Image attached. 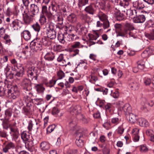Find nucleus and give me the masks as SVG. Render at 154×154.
<instances>
[{
	"instance_id": "obj_52",
	"label": "nucleus",
	"mask_w": 154,
	"mask_h": 154,
	"mask_svg": "<svg viewBox=\"0 0 154 154\" xmlns=\"http://www.w3.org/2000/svg\"><path fill=\"white\" fill-rule=\"evenodd\" d=\"M55 128L54 125H51L49 126L47 129V131L48 133H50L52 132Z\"/></svg>"
},
{
	"instance_id": "obj_36",
	"label": "nucleus",
	"mask_w": 154,
	"mask_h": 154,
	"mask_svg": "<svg viewBox=\"0 0 154 154\" xmlns=\"http://www.w3.org/2000/svg\"><path fill=\"white\" fill-rule=\"evenodd\" d=\"M54 57V54L51 52L47 53L44 57L45 60L48 61L52 60Z\"/></svg>"
},
{
	"instance_id": "obj_17",
	"label": "nucleus",
	"mask_w": 154,
	"mask_h": 154,
	"mask_svg": "<svg viewBox=\"0 0 154 154\" xmlns=\"http://www.w3.org/2000/svg\"><path fill=\"white\" fill-rule=\"evenodd\" d=\"M154 47L151 46L147 48L141 54L142 57H145L149 54H153Z\"/></svg>"
},
{
	"instance_id": "obj_19",
	"label": "nucleus",
	"mask_w": 154,
	"mask_h": 154,
	"mask_svg": "<svg viewBox=\"0 0 154 154\" xmlns=\"http://www.w3.org/2000/svg\"><path fill=\"white\" fill-rule=\"evenodd\" d=\"M41 44L45 46H49L51 45V42L48 37H44L40 39Z\"/></svg>"
},
{
	"instance_id": "obj_1",
	"label": "nucleus",
	"mask_w": 154,
	"mask_h": 154,
	"mask_svg": "<svg viewBox=\"0 0 154 154\" xmlns=\"http://www.w3.org/2000/svg\"><path fill=\"white\" fill-rule=\"evenodd\" d=\"M75 35L73 34H69L67 33L58 34V39L59 42L63 44H66L74 39Z\"/></svg>"
},
{
	"instance_id": "obj_42",
	"label": "nucleus",
	"mask_w": 154,
	"mask_h": 154,
	"mask_svg": "<svg viewBox=\"0 0 154 154\" xmlns=\"http://www.w3.org/2000/svg\"><path fill=\"white\" fill-rule=\"evenodd\" d=\"M32 27L35 31L38 32L40 29V26L38 23H36L32 26Z\"/></svg>"
},
{
	"instance_id": "obj_29",
	"label": "nucleus",
	"mask_w": 154,
	"mask_h": 154,
	"mask_svg": "<svg viewBox=\"0 0 154 154\" xmlns=\"http://www.w3.org/2000/svg\"><path fill=\"white\" fill-rule=\"evenodd\" d=\"M81 108L79 106H74L71 108L72 112L74 113L75 114H80L81 112Z\"/></svg>"
},
{
	"instance_id": "obj_58",
	"label": "nucleus",
	"mask_w": 154,
	"mask_h": 154,
	"mask_svg": "<svg viewBox=\"0 0 154 154\" xmlns=\"http://www.w3.org/2000/svg\"><path fill=\"white\" fill-rule=\"evenodd\" d=\"M122 26L120 24H116L115 25V27L116 28V32L117 33V30H120L122 29Z\"/></svg>"
},
{
	"instance_id": "obj_21",
	"label": "nucleus",
	"mask_w": 154,
	"mask_h": 154,
	"mask_svg": "<svg viewBox=\"0 0 154 154\" xmlns=\"http://www.w3.org/2000/svg\"><path fill=\"white\" fill-rule=\"evenodd\" d=\"M35 88L38 93L43 94L45 89L42 84H36L35 86Z\"/></svg>"
},
{
	"instance_id": "obj_31",
	"label": "nucleus",
	"mask_w": 154,
	"mask_h": 154,
	"mask_svg": "<svg viewBox=\"0 0 154 154\" xmlns=\"http://www.w3.org/2000/svg\"><path fill=\"white\" fill-rule=\"evenodd\" d=\"M97 16L100 20L102 22L108 20L106 15L102 12H100L98 13Z\"/></svg>"
},
{
	"instance_id": "obj_25",
	"label": "nucleus",
	"mask_w": 154,
	"mask_h": 154,
	"mask_svg": "<svg viewBox=\"0 0 154 154\" xmlns=\"http://www.w3.org/2000/svg\"><path fill=\"white\" fill-rule=\"evenodd\" d=\"M129 114V115L127 116L128 121L131 123H135L136 121V115L131 113Z\"/></svg>"
},
{
	"instance_id": "obj_55",
	"label": "nucleus",
	"mask_w": 154,
	"mask_h": 154,
	"mask_svg": "<svg viewBox=\"0 0 154 154\" xmlns=\"http://www.w3.org/2000/svg\"><path fill=\"white\" fill-rule=\"evenodd\" d=\"M111 121L112 123L116 125L117 124L120 122L119 119L117 118H114L112 119Z\"/></svg>"
},
{
	"instance_id": "obj_2",
	"label": "nucleus",
	"mask_w": 154,
	"mask_h": 154,
	"mask_svg": "<svg viewBox=\"0 0 154 154\" xmlns=\"http://www.w3.org/2000/svg\"><path fill=\"white\" fill-rule=\"evenodd\" d=\"M30 47L31 49L35 51L40 50L42 49V44L40 39H35L32 41L30 44Z\"/></svg>"
},
{
	"instance_id": "obj_56",
	"label": "nucleus",
	"mask_w": 154,
	"mask_h": 154,
	"mask_svg": "<svg viewBox=\"0 0 154 154\" xmlns=\"http://www.w3.org/2000/svg\"><path fill=\"white\" fill-rule=\"evenodd\" d=\"M140 150L141 152H146L147 151L148 148L146 146L142 145L140 146Z\"/></svg>"
},
{
	"instance_id": "obj_59",
	"label": "nucleus",
	"mask_w": 154,
	"mask_h": 154,
	"mask_svg": "<svg viewBox=\"0 0 154 154\" xmlns=\"http://www.w3.org/2000/svg\"><path fill=\"white\" fill-rule=\"evenodd\" d=\"M69 126L71 128H74L76 126V122L74 121H72L71 122L69 123ZM75 129L73 128V130H74Z\"/></svg>"
},
{
	"instance_id": "obj_33",
	"label": "nucleus",
	"mask_w": 154,
	"mask_h": 154,
	"mask_svg": "<svg viewBox=\"0 0 154 154\" xmlns=\"http://www.w3.org/2000/svg\"><path fill=\"white\" fill-rule=\"evenodd\" d=\"M124 28L129 32L131 30H134V28L132 24L131 23L126 22L125 24Z\"/></svg>"
},
{
	"instance_id": "obj_18",
	"label": "nucleus",
	"mask_w": 154,
	"mask_h": 154,
	"mask_svg": "<svg viewBox=\"0 0 154 154\" xmlns=\"http://www.w3.org/2000/svg\"><path fill=\"white\" fill-rule=\"evenodd\" d=\"M30 83V81L27 79H24L22 80L21 85L23 88L26 90H27V88L29 86Z\"/></svg>"
},
{
	"instance_id": "obj_24",
	"label": "nucleus",
	"mask_w": 154,
	"mask_h": 154,
	"mask_svg": "<svg viewBox=\"0 0 154 154\" xmlns=\"http://www.w3.org/2000/svg\"><path fill=\"white\" fill-rule=\"evenodd\" d=\"M42 12L43 15H45L48 18L52 17V14L47 10V7L46 6H42Z\"/></svg>"
},
{
	"instance_id": "obj_61",
	"label": "nucleus",
	"mask_w": 154,
	"mask_h": 154,
	"mask_svg": "<svg viewBox=\"0 0 154 154\" xmlns=\"http://www.w3.org/2000/svg\"><path fill=\"white\" fill-rule=\"evenodd\" d=\"M59 111L57 108L54 107L52 109V113L53 115H56L59 113Z\"/></svg>"
},
{
	"instance_id": "obj_49",
	"label": "nucleus",
	"mask_w": 154,
	"mask_h": 154,
	"mask_svg": "<svg viewBox=\"0 0 154 154\" xmlns=\"http://www.w3.org/2000/svg\"><path fill=\"white\" fill-rule=\"evenodd\" d=\"M136 32L134 30H131L128 32V34L129 37H133L134 38H136Z\"/></svg>"
},
{
	"instance_id": "obj_30",
	"label": "nucleus",
	"mask_w": 154,
	"mask_h": 154,
	"mask_svg": "<svg viewBox=\"0 0 154 154\" xmlns=\"http://www.w3.org/2000/svg\"><path fill=\"white\" fill-rule=\"evenodd\" d=\"M21 137L23 141H29L30 135L26 132L23 131L21 133Z\"/></svg>"
},
{
	"instance_id": "obj_22",
	"label": "nucleus",
	"mask_w": 154,
	"mask_h": 154,
	"mask_svg": "<svg viewBox=\"0 0 154 154\" xmlns=\"http://www.w3.org/2000/svg\"><path fill=\"white\" fill-rule=\"evenodd\" d=\"M25 146L29 151L33 152L35 151V146L32 141H28L25 143Z\"/></svg>"
},
{
	"instance_id": "obj_63",
	"label": "nucleus",
	"mask_w": 154,
	"mask_h": 154,
	"mask_svg": "<svg viewBox=\"0 0 154 154\" xmlns=\"http://www.w3.org/2000/svg\"><path fill=\"white\" fill-rule=\"evenodd\" d=\"M81 117L80 119L84 123H87L88 122L87 119L82 115H80Z\"/></svg>"
},
{
	"instance_id": "obj_7",
	"label": "nucleus",
	"mask_w": 154,
	"mask_h": 154,
	"mask_svg": "<svg viewBox=\"0 0 154 154\" xmlns=\"http://www.w3.org/2000/svg\"><path fill=\"white\" fill-rule=\"evenodd\" d=\"M16 123L15 122L13 123V125L10 127V134L11 136L14 138H17L19 135V133L18 129L16 126Z\"/></svg>"
},
{
	"instance_id": "obj_20",
	"label": "nucleus",
	"mask_w": 154,
	"mask_h": 154,
	"mask_svg": "<svg viewBox=\"0 0 154 154\" xmlns=\"http://www.w3.org/2000/svg\"><path fill=\"white\" fill-rule=\"evenodd\" d=\"M41 149L43 151H46L49 149L50 147V144L45 141L42 142L40 145Z\"/></svg>"
},
{
	"instance_id": "obj_23",
	"label": "nucleus",
	"mask_w": 154,
	"mask_h": 154,
	"mask_svg": "<svg viewBox=\"0 0 154 154\" xmlns=\"http://www.w3.org/2000/svg\"><path fill=\"white\" fill-rule=\"evenodd\" d=\"M117 30V37L118 36H121L124 37L127 36V35L128 34V32L127 29L124 28L123 29H121L120 30Z\"/></svg>"
},
{
	"instance_id": "obj_43",
	"label": "nucleus",
	"mask_w": 154,
	"mask_h": 154,
	"mask_svg": "<svg viewBox=\"0 0 154 154\" xmlns=\"http://www.w3.org/2000/svg\"><path fill=\"white\" fill-rule=\"evenodd\" d=\"M12 110L11 109H7L5 111V114L6 116V118L9 119L11 116Z\"/></svg>"
},
{
	"instance_id": "obj_11",
	"label": "nucleus",
	"mask_w": 154,
	"mask_h": 154,
	"mask_svg": "<svg viewBox=\"0 0 154 154\" xmlns=\"http://www.w3.org/2000/svg\"><path fill=\"white\" fill-rule=\"evenodd\" d=\"M131 109V106L129 104H125L122 107H120L118 108L119 111H123L126 114L130 113Z\"/></svg>"
},
{
	"instance_id": "obj_60",
	"label": "nucleus",
	"mask_w": 154,
	"mask_h": 154,
	"mask_svg": "<svg viewBox=\"0 0 154 154\" xmlns=\"http://www.w3.org/2000/svg\"><path fill=\"white\" fill-rule=\"evenodd\" d=\"M81 19L87 21L89 17L85 14H82L80 15Z\"/></svg>"
},
{
	"instance_id": "obj_32",
	"label": "nucleus",
	"mask_w": 154,
	"mask_h": 154,
	"mask_svg": "<svg viewBox=\"0 0 154 154\" xmlns=\"http://www.w3.org/2000/svg\"><path fill=\"white\" fill-rule=\"evenodd\" d=\"M68 20L70 22L74 23L77 20L76 16L73 14H72L69 15L67 17Z\"/></svg>"
},
{
	"instance_id": "obj_5",
	"label": "nucleus",
	"mask_w": 154,
	"mask_h": 154,
	"mask_svg": "<svg viewBox=\"0 0 154 154\" xmlns=\"http://www.w3.org/2000/svg\"><path fill=\"white\" fill-rule=\"evenodd\" d=\"M27 75L28 77L32 78H34L35 80H37L38 76V71L34 67H32L28 68Z\"/></svg>"
},
{
	"instance_id": "obj_51",
	"label": "nucleus",
	"mask_w": 154,
	"mask_h": 154,
	"mask_svg": "<svg viewBox=\"0 0 154 154\" xmlns=\"http://www.w3.org/2000/svg\"><path fill=\"white\" fill-rule=\"evenodd\" d=\"M103 25L104 29L108 28L109 26V24L108 20L103 21Z\"/></svg>"
},
{
	"instance_id": "obj_53",
	"label": "nucleus",
	"mask_w": 154,
	"mask_h": 154,
	"mask_svg": "<svg viewBox=\"0 0 154 154\" xmlns=\"http://www.w3.org/2000/svg\"><path fill=\"white\" fill-rule=\"evenodd\" d=\"M58 80V79H57V80H54L53 79H52V80H51L49 82V86L50 87H53Z\"/></svg>"
},
{
	"instance_id": "obj_64",
	"label": "nucleus",
	"mask_w": 154,
	"mask_h": 154,
	"mask_svg": "<svg viewBox=\"0 0 154 154\" xmlns=\"http://www.w3.org/2000/svg\"><path fill=\"white\" fill-rule=\"evenodd\" d=\"M145 35L150 40L154 39V36L152 34H150L148 33H147L145 34Z\"/></svg>"
},
{
	"instance_id": "obj_14",
	"label": "nucleus",
	"mask_w": 154,
	"mask_h": 154,
	"mask_svg": "<svg viewBox=\"0 0 154 154\" xmlns=\"http://www.w3.org/2000/svg\"><path fill=\"white\" fill-rule=\"evenodd\" d=\"M126 14L128 17L134 19V18L135 17V16L139 14H138L135 9L134 10L129 9L127 10Z\"/></svg>"
},
{
	"instance_id": "obj_54",
	"label": "nucleus",
	"mask_w": 154,
	"mask_h": 154,
	"mask_svg": "<svg viewBox=\"0 0 154 154\" xmlns=\"http://www.w3.org/2000/svg\"><path fill=\"white\" fill-rule=\"evenodd\" d=\"M103 126L106 129H108L111 126V125L109 122L107 121L103 124Z\"/></svg>"
},
{
	"instance_id": "obj_35",
	"label": "nucleus",
	"mask_w": 154,
	"mask_h": 154,
	"mask_svg": "<svg viewBox=\"0 0 154 154\" xmlns=\"http://www.w3.org/2000/svg\"><path fill=\"white\" fill-rule=\"evenodd\" d=\"M139 123L140 126L142 127H147L149 125V122L143 118H141L139 120Z\"/></svg>"
},
{
	"instance_id": "obj_9",
	"label": "nucleus",
	"mask_w": 154,
	"mask_h": 154,
	"mask_svg": "<svg viewBox=\"0 0 154 154\" xmlns=\"http://www.w3.org/2000/svg\"><path fill=\"white\" fill-rule=\"evenodd\" d=\"M19 95V91L17 90L16 88H14V90L13 91L11 90H9L8 91V97L10 98L15 99L18 97Z\"/></svg>"
},
{
	"instance_id": "obj_45",
	"label": "nucleus",
	"mask_w": 154,
	"mask_h": 154,
	"mask_svg": "<svg viewBox=\"0 0 154 154\" xmlns=\"http://www.w3.org/2000/svg\"><path fill=\"white\" fill-rule=\"evenodd\" d=\"M24 74V68L23 67H21L20 71L17 72L16 75L18 77H21Z\"/></svg>"
},
{
	"instance_id": "obj_27",
	"label": "nucleus",
	"mask_w": 154,
	"mask_h": 154,
	"mask_svg": "<svg viewBox=\"0 0 154 154\" xmlns=\"http://www.w3.org/2000/svg\"><path fill=\"white\" fill-rule=\"evenodd\" d=\"M23 36L24 39L26 41L30 39L31 35L30 32L28 30H25L23 32Z\"/></svg>"
},
{
	"instance_id": "obj_57",
	"label": "nucleus",
	"mask_w": 154,
	"mask_h": 154,
	"mask_svg": "<svg viewBox=\"0 0 154 154\" xmlns=\"http://www.w3.org/2000/svg\"><path fill=\"white\" fill-rule=\"evenodd\" d=\"M112 107V105L110 103H107L105 105V107L106 111H110L111 110V108Z\"/></svg>"
},
{
	"instance_id": "obj_62",
	"label": "nucleus",
	"mask_w": 154,
	"mask_h": 154,
	"mask_svg": "<svg viewBox=\"0 0 154 154\" xmlns=\"http://www.w3.org/2000/svg\"><path fill=\"white\" fill-rule=\"evenodd\" d=\"M33 123L32 122V121H30L28 124V129L29 131H32V127H33Z\"/></svg>"
},
{
	"instance_id": "obj_48",
	"label": "nucleus",
	"mask_w": 154,
	"mask_h": 154,
	"mask_svg": "<svg viewBox=\"0 0 154 154\" xmlns=\"http://www.w3.org/2000/svg\"><path fill=\"white\" fill-rule=\"evenodd\" d=\"M81 45V44L79 42H76L71 46V48L75 49L79 48Z\"/></svg>"
},
{
	"instance_id": "obj_44",
	"label": "nucleus",
	"mask_w": 154,
	"mask_h": 154,
	"mask_svg": "<svg viewBox=\"0 0 154 154\" xmlns=\"http://www.w3.org/2000/svg\"><path fill=\"white\" fill-rule=\"evenodd\" d=\"M8 60V57L7 56H4L2 59L1 62V66L2 67H4V65H5V63H7L6 62Z\"/></svg>"
},
{
	"instance_id": "obj_50",
	"label": "nucleus",
	"mask_w": 154,
	"mask_h": 154,
	"mask_svg": "<svg viewBox=\"0 0 154 154\" xmlns=\"http://www.w3.org/2000/svg\"><path fill=\"white\" fill-rule=\"evenodd\" d=\"M57 75L58 77H59V79H61L65 76L64 73L61 70L59 71L57 73Z\"/></svg>"
},
{
	"instance_id": "obj_38",
	"label": "nucleus",
	"mask_w": 154,
	"mask_h": 154,
	"mask_svg": "<svg viewBox=\"0 0 154 154\" xmlns=\"http://www.w3.org/2000/svg\"><path fill=\"white\" fill-rule=\"evenodd\" d=\"M129 86L130 88H132V90H135L138 89L139 85L137 82H132L130 83Z\"/></svg>"
},
{
	"instance_id": "obj_12",
	"label": "nucleus",
	"mask_w": 154,
	"mask_h": 154,
	"mask_svg": "<svg viewBox=\"0 0 154 154\" xmlns=\"http://www.w3.org/2000/svg\"><path fill=\"white\" fill-rule=\"evenodd\" d=\"M15 145L12 142H8L6 145L5 146L3 149V151L5 152H9L10 149H15Z\"/></svg>"
},
{
	"instance_id": "obj_15",
	"label": "nucleus",
	"mask_w": 154,
	"mask_h": 154,
	"mask_svg": "<svg viewBox=\"0 0 154 154\" xmlns=\"http://www.w3.org/2000/svg\"><path fill=\"white\" fill-rule=\"evenodd\" d=\"M23 20L24 24L28 25L32 21L33 19L31 17V15L30 16L27 14L26 13L23 14Z\"/></svg>"
},
{
	"instance_id": "obj_34",
	"label": "nucleus",
	"mask_w": 154,
	"mask_h": 154,
	"mask_svg": "<svg viewBox=\"0 0 154 154\" xmlns=\"http://www.w3.org/2000/svg\"><path fill=\"white\" fill-rule=\"evenodd\" d=\"M77 135L79 138L81 137V136H82L81 133H80V132L79 133V134H78ZM75 143L78 146L80 147H82L83 145L84 144L82 140V139H80V138H79V139H76L75 141Z\"/></svg>"
},
{
	"instance_id": "obj_39",
	"label": "nucleus",
	"mask_w": 154,
	"mask_h": 154,
	"mask_svg": "<svg viewBox=\"0 0 154 154\" xmlns=\"http://www.w3.org/2000/svg\"><path fill=\"white\" fill-rule=\"evenodd\" d=\"M137 67L141 70H143L145 68V62L143 60L139 61L137 62Z\"/></svg>"
},
{
	"instance_id": "obj_26",
	"label": "nucleus",
	"mask_w": 154,
	"mask_h": 154,
	"mask_svg": "<svg viewBox=\"0 0 154 154\" xmlns=\"http://www.w3.org/2000/svg\"><path fill=\"white\" fill-rule=\"evenodd\" d=\"M11 27L14 30H17L20 27V22L17 20H14L11 24Z\"/></svg>"
},
{
	"instance_id": "obj_8",
	"label": "nucleus",
	"mask_w": 154,
	"mask_h": 154,
	"mask_svg": "<svg viewBox=\"0 0 154 154\" xmlns=\"http://www.w3.org/2000/svg\"><path fill=\"white\" fill-rule=\"evenodd\" d=\"M54 19L57 22L59 28L62 29L64 26L63 25V16L60 14H56L54 16Z\"/></svg>"
},
{
	"instance_id": "obj_46",
	"label": "nucleus",
	"mask_w": 154,
	"mask_h": 154,
	"mask_svg": "<svg viewBox=\"0 0 154 154\" xmlns=\"http://www.w3.org/2000/svg\"><path fill=\"white\" fill-rule=\"evenodd\" d=\"M88 0H79V5L82 7L88 3Z\"/></svg>"
},
{
	"instance_id": "obj_6",
	"label": "nucleus",
	"mask_w": 154,
	"mask_h": 154,
	"mask_svg": "<svg viewBox=\"0 0 154 154\" xmlns=\"http://www.w3.org/2000/svg\"><path fill=\"white\" fill-rule=\"evenodd\" d=\"M95 5L102 9H105L106 8H109L110 6L109 1L105 0H100L97 2Z\"/></svg>"
},
{
	"instance_id": "obj_3",
	"label": "nucleus",
	"mask_w": 154,
	"mask_h": 154,
	"mask_svg": "<svg viewBox=\"0 0 154 154\" xmlns=\"http://www.w3.org/2000/svg\"><path fill=\"white\" fill-rule=\"evenodd\" d=\"M133 7L135 8L138 14L143 13L142 9L144 7V5L143 2L140 0L134 1L133 3Z\"/></svg>"
},
{
	"instance_id": "obj_37",
	"label": "nucleus",
	"mask_w": 154,
	"mask_h": 154,
	"mask_svg": "<svg viewBox=\"0 0 154 154\" xmlns=\"http://www.w3.org/2000/svg\"><path fill=\"white\" fill-rule=\"evenodd\" d=\"M116 19L119 21H121L124 19V15L121 14L119 11L116 12Z\"/></svg>"
},
{
	"instance_id": "obj_16",
	"label": "nucleus",
	"mask_w": 154,
	"mask_h": 154,
	"mask_svg": "<svg viewBox=\"0 0 154 154\" xmlns=\"http://www.w3.org/2000/svg\"><path fill=\"white\" fill-rule=\"evenodd\" d=\"M137 16L134 19H133L134 22L135 23H143L145 21L146 18L145 16L143 14H140Z\"/></svg>"
},
{
	"instance_id": "obj_47",
	"label": "nucleus",
	"mask_w": 154,
	"mask_h": 154,
	"mask_svg": "<svg viewBox=\"0 0 154 154\" xmlns=\"http://www.w3.org/2000/svg\"><path fill=\"white\" fill-rule=\"evenodd\" d=\"M45 16V15H41L40 16L39 21L42 24H43L46 22V20Z\"/></svg>"
},
{
	"instance_id": "obj_13",
	"label": "nucleus",
	"mask_w": 154,
	"mask_h": 154,
	"mask_svg": "<svg viewBox=\"0 0 154 154\" xmlns=\"http://www.w3.org/2000/svg\"><path fill=\"white\" fill-rule=\"evenodd\" d=\"M89 36L90 41L89 45L90 46L95 44L96 42L93 41L96 40L99 37V35L97 33L95 32L94 34H89Z\"/></svg>"
},
{
	"instance_id": "obj_41",
	"label": "nucleus",
	"mask_w": 154,
	"mask_h": 154,
	"mask_svg": "<svg viewBox=\"0 0 154 154\" xmlns=\"http://www.w3.org/2000/svg\"><path fill=\"white\" fill-rule=\"evenodd\" d=\"M85 10L90 14H93L94 13V10L92 5L87 7L85 9Z\"/></svg>"
},
{
	"instance_id": "obj_40",
	"label": "nucleus",
	"mask_w": 154,
	"mask_h": 154,
	"mask_svg": "<svg viewBox=\"0 0 154 154\" xmlns=\"http://www.w3.org/2000/svg\"><path fill=\"white\" fill-rule=\"evenodd\" d=\"M90 79V81L92 82L93 81L96 82L98 79L97 76L95 75L94 72H92L91 74L89 77Z\"/></svg>"
},
{
	"instance_id": "obj_4",
	"label": "nucleus",
	"mask_w": 154,
	"mask_h": 154,
	"mask_svg": "<svg viewBox=\"0 0 154 154\" xmlns=\"http://www.w3.org/2000/svg\"><path fill=\"white\" fill-rule=\"evenodd\" d=\"M47 37L51 39H54L56 37V32L53 28L52 25H49L46 31Z\"/></svg>"
},
{
	"instance_id": "obj_10",
	"label": "nucleus",
	"mask_w": 154,
	"mask_h": 154,
	"mask_svg": "<svg viewBox=\"0 0 154 154\" xmlns=\"http://www.w3.org/2000/svg\"><path fill=\"white\" fill-rule=\"evenodd\" d=\"M30 10L31 13L32 14L31 15L32 17H34L37 15L38 13L39 10L38 6L35 4L31 5Z\"/></svg>"
},
{
	"instance_id": "obj_28",
	"label": "nucleus",
	"mask_w": 154,
	"mask_h": 154,
	"mask_svg": "<svg viewBox=\"0 0 154 154\" xmlns=\"http://www.w3.org/2000/svg\"><path fill=\"white\" fill-rule=\"evenodd\" d=\"M9 119L5 118L3 121L2 125L4 129H7L9 128H10L11 126L13 125V123L10 124L8 120Z\"/></svg>"
}]
</instances>
